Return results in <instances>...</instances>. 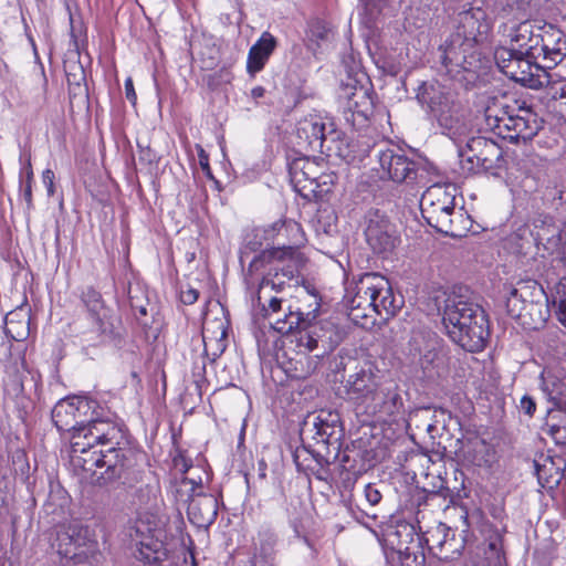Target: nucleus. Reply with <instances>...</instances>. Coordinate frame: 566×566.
<instances>
[{"mask_svg": "<svg viewBox=\"0 0 566 566\" xmlns=\"http://www.w3.org/2000/svg\"><path fill=\"white\" fill-rule=\"evenodd\" d=\"M125 443V426L114 420L98 403L87 424L76 436H71L72 452L77 463L103 483L129 482L132 459L127 454L132 452L122 448Z\"/></svg>", "mask_w": 566, "mask_h": 566, "instance_id": "obj_1", "label": "nucleus"}, {"mask_svg": "<svg viewBox=\"0 0 566 566\" xmlns=\"http://www.w3.org/2000/svg\"><path fill=\"white\" fill-rule=\"evenodd\" d=\"M262 316L266 318L271 327L282 335H289L287 349L294 352L301 358H290L302 364V358L307 359L311 353L319 358L332 352L336 342L333 340V331L329 324L317 321L319 303L314 301V307L304 311L296 306L291 300L277 296H270L258 303Z\"/></svg>", "mask_w": 566, "mask_h": 566, "instance_id": "obj_2", "label": "nucleus"}, {"mask_svg": "<svg viewBox=\"0 0 566 566\" xmlns=\"http://www.w3.org/2000/svg\"><path fill=\"white\" fill-rule=\"evenodd\" d=\"M300 271V260L292 247L264 250L255 255L244 271L247 290L255 294L256 303L263 301L266 287L281 292Z\"/></svg>", "mask_w": 566, "mask_h": 566, "instance_id": "obj_3", "label": "nucleus"}, {"mask_svg": "<svg viewBox=\"0 0 566 566\" xmlns=\"http://www.w3.org/2000/svg\"><path fill=\"white\" fill-rule=\"evenodd\" d=\"M510 36L512 43L524 49L528 57L542 60L546 71L566 57V35L554 24L525 19L512 29Z\"/></svg>", "mask_w": 566, "mask_h": 566, "instance_id": "obj_4", "label": "nucleus"}, {"mask_svg": "<svg viewBox=\"0 0 566 566\" xmlns=\"http://www.w3.org/2000/svg\"><path fill=\"white\" fill-rule=\"evenodd\" d=\"M417 97L450 138L465 133L462 106L450 86L437 81L426 82L420 86Z\"/></svg>", "mask_w": 566, "mask_h": 566, "instance_id": "obj_5", "label": "nucleus"}, {"mask_svg": "<svg viewBox=\"0 0 566 566\" xmlns=\"http://www.w3.org/2000/svg\"><path fill=\"white\" fill-rule=\"evenodd\" d=\"M455 188L444 185H432L422 195L420 210L427 223L438 232L458 238L462 237L463 214L455 212Z\"/></svg>", "mask_w": 566, "mask_h": 566, "instance_id": "obj_6", "label": "nucleus"}, {"mask_svg": "<svg viewBox=\"0 0 566 566\" xmlns=\"http://www.w3.org/2000/svg\"><path fill=\"white\" fill-rule=\"evenodd\" d=\"M494 59L503 74L524 86L539 90L549 83L552 72L528 57L524 49L499 48Z\"/></svg>", "mask_w": 566, "mask_h": 566, "instance_id": "obj_7", "label": "nucleus"}, {"mask_svg": "<svg viewBox=\"0 0 566 566\" xmlns=\"http://www.w3.org/2000/svg\"><path fill=\"white\" fill-rule=\"evenodd\" d=\"M129 536L136 546L135 557L148 565H158L167 558L164 530L155 515L138 514Z\"/></svg>", "mask_w": 566, "mask_h": 566, "instance_id": "obj_8", "label": "nucleus"}, {"mask_svg": "<svg viewBox=\"0 0 566 566\" xmlns=\"http://www.w3.org/2000/svg\"><path fill=\"white\" fill-rule=\"evenodd\" d=\"M462 135L452 138L458 147V155L462 168L469 172H486L497 168L502 159V148L492 139L483 136H473L462 145Z\"/></svg>", "mask_w": 566, "mask_h": 566, "instance_id": "obj_9", "label": "nucleus"}, {"mask_svg": "<svg viewBox=\"0 0 566 566\" xmlns=\"http://www.w3.org/2000/svg\"><path fill=\"white\" fill-rule=\"evenodd\" d=\"M360 410L378 421L396 422L405 413L403 391L387 376Z\"/></svg>", "mask_w": 566, "mask_h": 566, "instance_id": "obj_10", "label": "nucleus"}, {"mask_svg": "<svg viewBox=\"0 0 566 566\" xmlns=\"http://www.w3.org/2000/svg\"><path fill=\"white\" fill-rule=\"evenodd\" d=\"M97 401L87 397H70L60 400L52 410V420L61 432L76 436L87 420L92 419Z\"/></svg>", "mask_w": 566, "mask_h": 566, "instance_id": "obj_11", "label": "nucleus"}, {"mask_svg": "<svg viewBox=\"0 0 566 566\" xmlns=\"http://www.w3.org/2000/svg\"><path fill=\"white\" fill-rule=\"evenodd\" d=\"M472 311L461 318L457 331H449L452 342L463 349L475 353L484 348L489 338V321L480 304L471 305Z\"/></svg>", "mask_w": 566, "mask_h": 566, "instance_id": "obj_12", "label": "nucleus"}, {"mask_svg": "<svg viewBox=\"0 0 566 566\" xmlns=\"http://www.w3.org/2000/svg\"><path fill=\"white\" fill-rule=\"evenodd\" d=\"M386 378L384 370L375 363L366 360L348 375L345 384L346 395L360 409Z\"/></svg>", "mask_w": 566, "mask_h": 566, "instance_id": "obj_13", "label": "nucleus"}, {"mask_svg": "<svg viewBox=\"0 0 566 566\" xmlns=\"http://www.w3.org/2000/svg\"><path fill=\"white\" fill-rule=\"evenodd\" d=\"M291 184L296 192L307 200L322 199L318 186L319 178L331 179V175L323 174V166L310 157H298L289 165Z\"/></svg>", "mask_w": 566, "mask_h": 566, "instance_id": "obj_14", "label": "nucleus"}, {"mask_svg": "<svg viewBox=\"0 0 566 566\" xmlns=\"http://www.w3.org/2000/svg\"><path fill=\"white\" fill-rule=\"evenodd\" d=\"M439 60L446 73L452 78H459L462 73H474L478 62L474 46L452 33L439 48Z\"/></svg>", "mask_w": 566, "mask_h": 566, "instance_id": "obj_15", "label": "nucleus"}, {"mask_svg": "<svg viewBox=\"0 0 566 566\" xmlns=\"http://www.w3.org/2000/svg\"><path fill=\"white\" fill-rule=\"evenodd\" d=\"M380 179L396 184H410L417 179L418 163L408 157L400 148H386L378 151Z\"/></svg>", "mask_w": 566, "mask_h": 566, "instance_id": "obj_16", "label": "nucleus"}, {"mask_svg": "<svg viewBox=\"0 0 566 566\" xmlns=\"http://www.w3.org/2000/svg\"><path fill=\"white\" fill-rule=\"evenodd\" d=\"M493 29V18L486 9L472 7L458 13L455 35L475 45L488 41Z\"/></svg>", "mask_w": 566, "mask_h": 566, "instance_id": "obj_17", "label": "nucleus"}, {"mask_svg": "<svg viewBox=\"0 0 566 566\" xmlns=\"http://www.w3.org/2000/svg\"><path fill=\"white\" fill-rule=\"evenodd\" d=\"M423 541L429 552L441 560L454 559L465 546V537L443 523L426 531Z\"/></svg>", "mask_w": 566, "mask_h": 566, "instance_id": "obj_18", "label": "nucleus"}, {"mask_svg": "<svg viewBox=\"0 0 566 566\" xmlns=\"http://www.w3.org/2000/svg\"><path fill=\"white\" fill-rule=\"evenodd\" d=\"M339 98L345 120L354 127L365 125L373 113V102L367 90L363 86L345 85Z\"/></svg>", "mask_w": 566, "mask_h": 566, "instance_id": "obj_19", "label": "nucleus"}, {"mask_svg": "<svg viewBox=\"0 0 566 566\" xmlns=\"http://www.w3.org/2000/svg\"><path fill=\"white\" fill-rule=\"evenodd\" d=\"M506 129L502 139L518 144L532 140L541 130L543 120L530 108H520L518 114L505 119Z\"/></svg>", "mask_w": 566, "mask_h": 566, "instance_id": "obj_20", "label": "nucleus"}, {"mask_svg": "<svg viewBox=\"0 0 566 566\" xmlns=\"http://www.w3.org/2000/svg\"><path fill=\"white\" fill-rule=\"evenodd\" d=\"M395 227L378 211L370 212L367 219L365 235L367 243L376 253L389 252L395 248Z\"/></svg>", "mask_w": 566, "mask_h": 566, "instance_id": "obj_21", "label": "nucleus"}, {"mask_svg": "<svg viewBox=\"0 0 566 566\" xmlns=\"http://www.w3.org/2000/svg\"><path fill=\"white\" fill-rule=\"evenodd\" d=\"M333 122L319 116H310L298 122L296 128V145L311 151L321 153L326 142Z\"/></svg>", "mask_w": 566, "mask_h": 566, "instance_id": "obj_22", "label": "nucleus"}, {"mask_svg": "<svg viewBox=\"0 0 566 566\" xmlns=\"http://www.w3.org/2000/svg\"><path fill=\"white\" fill-rule=\"evenodd\" d=\"M375 273H365L355 284L352 291L347 292L346 302L349 316L353 321L367 318L373 315L374 289H365L368 283L374 284Z\"/></svg>", "mask_w": 566, "mask_h": 566, "instance_id": "obj_23", "label": "nucleus"}, {"mask_svg": "<svg viewBox=\"0 0 566 566\" xmlns=\"http://www.w3.org/2000/svg\"><path fill=\"white\" fill-rule=\"evenodd\" d=\"M547 298L544 289L533 280L520 281L515 286L507 287L506 310L509 315H521L527 303Z\"/></svg>", "mask_w": 566, "mask_h": 566, "instance_id": "obj_24", "label": "nucleus"}, {"mask_svg": "<svg viewBox=\"0 0 566 566\" xmlns=\"http://www.w3.org/2000/svg\"><path fill=\"white\" fill-rule=\"evenodd\" d=\"M473 300L474 298L470 295L457 292H452L446 297L440 312L442 316V325L448 335L449 331H457L459 326H461V318L464 316V314H468L472 311L471 305L476 304V302Z\"/></svg>", "mask_w": 566, "mask_h": 566, "instance_id": "obj_25", "label": "nucleus"}, {"mask_svg": "<svg viewBox=\"0 0 566 566\" xmlns=\"http://www.w3.org/2000/svg\"><path fill=\"white\" fill-rule=\"evenodd\" d=\"M368 284L365 289H374L373 313L386 318L394 316L400 310L401 302L396 300L389 281L375 273L374 284Z\"/></svg>", "mask_w": 566, "mask_h": 566, "instance_id": "obj_26", "label": "nucleus"}, {"mask_svg": "<svg viewBox=\"0 0 566 566\" xmlns=\"http://www.w3.org/2000/svg\"><path fill=\"white\" fill-rule=\"evenodd\" d=\"M313 439L317 443L332 444L340 439V418L337 412L321 410L313 416L312 429Z\"/></svg>", "mask_w": 566, "mask_h": 566, "instance_id": "obj_27", "label": "nucleus"}, {"mask_svg": "<svg viewBox=\"0 0 566 566\" xmlns=\"http://www.w3.org/2000/svg\"><path fill=\"white\" fill-rule=\"evenodd\" d=\"M188 518L199 528H208L218 514V501L212 494H198L188 505Z\"/></svg>", "mask_w": 566, "mask_h": 566, "instance_id": "obj_28", "label": "nucleus"}, {"mask_svg": "<svg viewBox=\"0 0 566 566\" xmlns=\"http://www.w3.org/2000/svg\"><path fill=\"white\" fill-rule=\"evenodd\" d=\"M277 536L270 525H261L254 539L252 566H273Z\"/></svg>", "mask_w": 566, "mask_h": 566, "instance_id": "obj_29", "label": "nucleus"}, {"mask_svg": "<svg viewBox=\"0 0 566 566\" xmlns=\"http://www.w3.org/2000/svg\"><path fill=\"white\" fill-rule=\"evenodd\" d=\"M82 301L87 307L99 333L105 336L113 335L114 328L112 322H109V311L105 307L101 293L93 287H87L82 293Z\"/></svg>", "mask_w": 566, "mask_h": 566, "instance_id": "obj_30", "label": "nucleus"}, {"mask_svg": "<svg viewBox=\"0 0 566 566\" xmlns=\"http://www.w3.org/2000/svg\"><path fill=\"white\" fill-rule=\"evenodd\" d=\"M276 39L268 31L263 32L260 39L250 48L247 60L249 74L260 72L276 48Z\"/></svg>", "mask_w": 566, "mask_h": 566, "instance_id": "obj_31", "label": "nucleus"}, {"mask_svg": "<svg viewBox=\"0 0 566 566\" xmlns=\"http://www.w3.org/2000/svg\"><path fill=\"white\" fill-rule=\"evenodd\" d=\"M530 234L537 247L542 245L545 251L553 253L562 243V233L559 228L553 223L542 222V226H536L535 231H531L528 227H520L516 234L524 239L525 234Z\"/></svg>", "mask_w": 566, "mask_h": 566, "instance_id": "obj_32", "label": "nucleus"}, {"mask_svg": "<svg viewBox=\"0 0 566 566\" xmlns=\"http://www.w3.org/2000/svg\"><path fill=\"white\" fill-rule=\"evenodd\" d=\"M510 316L527 329H539L551 316L548 297L543 301L537 300L534 303H527L525 308L521 310V315Z\"/></svg>", "mask_w": 566, "mask_h": 566, "instance_id": "obj_33", "label": "nucleus"}, {"mask_svg": "<svg viewBox=\"0 0 566 566\" xmlns=\"http://www.w3.org/2000/svg\"><path fill=\"white\" fill-rule=\"evenodd\" d=\"M509 106L504 103V98L492 97L489 99L484 108V122L486 129L493 132L496 136L502 137L505 132L504 119L510 118L511 113Z\"/></svg>", "mask_w": 566, "mask_h": 566, "instance_id": "obj_34", "label": "nucleus"}, {"mask_svg": "<svg viewBox=\"0 0 566 566\" xmlns=\"http://www.w3.org/2000/svg\"><path fill=\"white\" fill-rule=\"evenodd\" d=\"M213 336H210V327L208 323H205L202 329V343L205 346L203 353L205 355L214 360L219 357L226 349V337L227 332L224 328L223 322H219L217 326V331L212 332Z\"/></svg>", "mask_w": 566, "mask_h": 566, "instance_id": "obj_35", "label": "nucleus"}, {"mask_svg": "<svg viewBox=\"0 0 566 566\" xmlns=\"http://www.w3.org/2000/svg\"><path fill=\"white\" fill-rule=\"evenodd\" d=\"M3 333L15 342L25 340L30 335V317L22 311L7 314Z\"/></svg>", "mask_w": 566, "mask_h": 566, "instance_id": "obj_36", "label": "nucleus"}, {"mask_svg": "<svg viewBox=\"0 0 566 566\" xmlns=\"http://www.w3.org/2000/svg\"><path fill=\"white\" fill-rule=\"evenodd\" d=\"M434 349H440V340L431 332H413L409 340V353L413 359H419Z\"/></svg>", "mask_w": 566, "mask_h": 566, "instance_id": "obj_37", "label": "nucleus"}, {"mask_svg": "<svg viewBox=\"0 0 566 566\" xmlns=\"http://www.w3.org/2000/svg\"><path fill=\"white\" fill-rule=\"evenodd\" d=\"M533 0H497L499 17L507 20H522L530 14Z\"/></svg>", "mask_w": 566, "mask_h": 566, "instance_id": "obj_38", "label": "nucleus"}, {"mask_svg": "<svg viewBox=\"0 0 566 566\" xmlns=\"http://www.w3.org/2000/svg\"><path fill=\"white\" fill-rule=\"evenodd\" d=\"M321 154L327 157H338L346 159L349 156L348 143L344 138L342 132L335 128V125L329 127L328 135Z\"/></svg>", "mask_w": 566, "mask_h": 566, "instance_id": "obj_39", "label": "nucleus"}, {"mask_svg": "<svg viewBox=\"0 0 566 566\" xmlns=\"http://www.w3.org/2000/svg\"><path fill=\"white\" fill-rule=\"evenodd\" d=\"M537 156L531 154H515L507 166L511 175L520 172L525 177L534 174L536 168Z\"/></svg>", "mask_w": 566, "mask_h": 566, "instance_id": "obj_40", "label": "nucleus"}, {"mask_svg": "<svg viewBox=\"0 0 566 566\" xmlns=\"http://www.w3.org/2000/svg\"><path fill=\"white\" fill-rule=\"evenodd\" d=\"M276 227L279 228V232L276 234L279 238H285L286 243L285 247H292L300 243L301 233H303L300 223L293 220H277Z\"/></svg>", "mask_w": 566, "mask_h": 566, "instance_id": "obj_41", "label": "nucleus"}, {"mask_svg": "<svg viewBox=\"0 0 566 566\" xmlns=\"http://www.w3.org/2000/svg\"><path fill=\"white\" fill-rule=\"evenodd\" d=\"M543 88L549 97L559 99L560 105L566 108V77L551 73L549 83L545 84Z\"/></svg>", "mask_w": 566, "mask_h": 566, "instance_id": "obj_42", "label": "nucleus"}, {"mask_svg": "<svg viewBox=\"0 0 566 566\" xmlns=\"http://www.w3.org/2000/svg\"><path fill=\"white\" fill-rule=\"evenodd\" d=\"M415 548H418V545L399 546L397 554L400 566H422L424 563V556L419 554V552Z\"/></svg>", "mask_w": 566, "mask_h": 566, "instance_id": "obj_43", "label": "nucleus"}, {"mask_svg": "<svg viewBox=\"0 0 566 566\" xmlns=\"http://www.w3.org/2000/svg\"><path fill=\"white\" fill-rule=\"evenodd\" d=\"M485 555L488 559L486 566H502L504 557L501 552V543L499 539L489 543Z\"/></svg>", "mask_w": 566, "mask_h": 566, "instance_id": "obj_44", "label": "nucleus"}, {"mask_svg": "<svg viewBox=\"0 0 566 566\" xmlns=\"http://www.w3.org/2000/svg\"><path fill=\"white\" fill-rule=\"evenodd\" d=\"M545 432L555 441L556 444H566V424L546 423Z\"/></svg>", "mask_w": 566, "mask_h": 566, "instance_id": "obj_45", "label": "nucleus"}, {"mask_svg": "<svg viewBox=\"0 0 566 566\" xmlns=\"http://www.w3.org/2000/svg\"><path fill=\"white\" fill-rule=\"evenodd\" d=\"M430 413L429 408H421L419 410H416L413 413L410 415L409 421H412L413 418L420 417L422 420L427 421L428 416ZM438 420H434L433 422H426L424 429L430 434L431 438H434V434L438 432Z\"/></svg>", "mask_w": 566, "mask_h": 566, "instance_id": "obj_46", "label": "nucleus"}, {"mask_svg": "<svg viewBox=\"0 0 566 566\" xmlns=\"http://www.w3.org/2000/svg\"><path fill=\"white\" fill-rule=\"evenodd\" d=\"M364 496H365L366 502L368 503V505L371 506V507L378 505L380 503L381 499H382L381 491L374 483H369V484L365 485V488H364Z\"/></svg>", "mask_w": 566, "mask_h": 566, "instance_id": "obj_47", "label": "nucleus"}, {"mask_svg": "<svg viewBox=\"0 0 566 566\" xmlns=\"http://www.w3.org/2000/svg\"><path fill=\"white\" fill-rule=\"evenodd\" d=\"M72 69L75 70V74H72L71 71H66V77L70 85H75L81 88L82 83L85 81V72L80 64L73 63Z\"/></svg>", "mask_w": 566, "mask_h": 566, "instance_id": "obj_48", "label": "nucleus"}, {"mask_svg": "<svg viewBox=\"0 0 566 566\" xmlns=\"http://www.w3.org/2000/svg\"><path fill=\"white\" fill-rule=\"evenodd\" d=\"M262 231V233H264V239L265 240H273V241H276L277 244H282V247H277L276 249H283L285 247V241L284 240H281L279 238V235L276 234V232H279V228L276 227V221L270 226H268L266 228H263L262 230H258L256 232H260Z\"/></svg>", "mask_w": 566, "mask_h": 566, "instance_id": "obj_49", "label": "nucleus"}, {"mask_svg": "<svg viewBox=\"0 0 566 566\" xmlns=\"http://www.w3.org/2000/svg\"><path fill=\"white\" fill-rule=\"evenodd\" d=\"M128 297H129V301H130V306L134 308V310H137L139 312L140 315H146L147 314V310L144 305H138L135 300H144V295H143V292L139 290V289H129L128 291Z\"/></svg>", "mask_w": 566, "mask_h": 566, "instance_id": "obj_50", "label": "nucleus"}, {"mask_svg": "<svg viewBox=\"0 0 566 566\" xmlns=\"http://www.w3.org/2000/svg\"><path fill=\"white\" fill-rule=\"evenodd\" d=\"M32 182L33 181H23L20 180L21 196L25 201L27 209L31 210L33 208L32 202Z\"/></svg>", "mask_w": 566, "mask_h": 566, "instance_id": "obj_51", "label": "nucleus"}, {"mask_svg": "<svg viewBox=\"0 0 566 566\" xmlns=\"http://www.w3.org/2000/svg\"><path fill=\"white\" fill-rule=\"evenodd\" d=\"M439 358V349H434L430 352L429 354H426L421 358L418 359V363L420 364L421 368L427 370L436 364V361Z\"/></svg>", "mask_w": 566, "mask_h": 566, "instance_id": "obj_52", "label": "nucleus"}, {"mask_svg": "<svg viewBox=\"0 0 566 566\" xmlns=\"http://www.w3.org/2000/svg\"><path fill=\"white\" fill-rule=\"evenodd\" d=\"M199 292L196 289L188 287L180 292V301L186 305H191L197 302Z\"/></svg>", "mask_w": 566, "mask_h": 566, "instance_id": "obj_53", "label": "nucleus"}, {"mask_svg": "<svg viewBox=\"0 0 566 566\" xmlns=\"http://www.w3.org/2000/svg\"><path fill=\"white\" fill-rule=\"evenodd\" d=\"M520 408L525 415L532 417L536 410V403L532 397L523 396L520 402Z\"/></svg>", "mask_w": 566, "mask_h": 566, "instance_id": "obj_54", "label": "nucleus"}, {"mask_svg": "<svg viewBox=\"0 0 566 566\" xmlns=\"http://www.w3.org/2000/svg\"><path fill=\"white\" fill-rule=\"evenodd\" d=\"M42 180L46 187L49 196L54 193V172L51 169H45L42 172Z\"/></svg>", "mask_w": 566, "mask_h": 566, "instance_id": "obj_55", "label": "nucleus"}, {"mask_svg": "<svg viewBox=\"0 0 566 566\" xmlns=\"http://www.w3.org/2000/svg\"><path fill=\"white\" fill-rule=\"evenodd\" d=\"M125 95H126V98L133 104L135 105L136 104V99H137V96H136V92H135V88H134V84H133V81L130 77H128L126 81H125Z\"/></svg>", "mask_w": 566, "mask_h": 566, "instance_id": "obj_56", "label": "nucleus"}, {"mask_svg": "<svg viewBox=\"0 0 566 566\" xmlns=\"http://www.w3.org/2000/svg\"><path fill=\"white\" fill-rule=\"evenodd\" d=\"M20 180L23 181H33V170L31 166L30 159L27 161V164L21 168L20 171Z\"/></svg>", "mask_w": 566, "mask_h": 566, "instance_id": "obj_57", "label": "nucleus"}, {"mask_svg": "<svg viewBox=\"0 0 566 566\" xmlns=\"http://www.w3.org/2000/svg\"><path fill=\"white\" fill-rule=\"evenodd\" d=\"M315 367H313L310 363L307 364L306 367H303L300 369L297 366L294 367V376L297 377V378H305L307 377L308 375H311L313 373Z\"/></svg>", "mask_w": 566, "mask_h": 566, "instance_id": "obj_58", "label": "nucleus"}, {"mask_svg": "<svg viewBox=\"0 0 566 566\" xmlns=\"http://www.w3.org/2000/svg\"><path fill=\"white\" fill-rule=\"evenodd\" d=\"M557 316L560 324L566 327V298L559 301Z\"/></svg>", "mask_w": 566, "mask_h": 566, "instance_id": "obj_59", "label": "nucleus"}, {"mask_svg": "<svg viewBox=\"0 0 566 566\" xmlns=\"http://www.w3.org/2000/svg\"><path fill=\"white\" fill-rule=\"evenodd\" d=\"M333 185V177L331 176V179H324V178H319L318 180V186L322 191V198L331 191V186Z\"/></svg>", "mask_w": 566, "mask_h": 566, "instance_id": "obj_60", "label": "nucleus"}, {"mask_svg": "<svg viewBox=\"0 0 566 566\" xmlns=\"http://www.w3.org/2000/svg\"><path fill=\"white\" fill-rule=\"evenodd\" d=\"M199 163H200V166L203 170H209L210 167H209V161H208V156L207 154L205 153V150L202 148H200V151H199Z\"/></svg>", "mask_w": 566, "mask_h": 566, "instance_id": "obj_61", "label": "nucleus"}, {"mask_svg": "<svg viewBox=\"0 0 566 566\" xmlns=\"http://www.w3.org/2000/svg\"><path fill=\"white\" fill-rule=\"evenodd\" d=\"M264 93H265V90L262 86H256V87L252 88L251 96L253 98H260V97H263Z\"/></svg>", "mask_w": 566, "mask_h": 566, "instance_id": "obj_62", "label": "nucleus"}, {"mask_svg": "<svg viewBox=\"0 0 566 566\" xmlns=\"http://www.w3.org/2000/svg\"><path fill=\"white\" fill-rule=\"evenodd\" d=\"M261 247V242H252V241H248L247 244H245V249H250L251 251H255L256 249H259Z\"/></svg>", "mask_w": 566, "mask_h": 566, "instance_id": "obj_63", "label": "nucleus"}, {"mask_svg": "<svg viewBox=\"0 0 566 566\" xmlns=\"http://www.w3.org/2000/svg\"><path fill=\"white\" fill-rule=\"evenodd\" d=\"M3 339H4V333H3V329L0 327V347L3 345Z\"/></svg>", "mask_w": 566, "mask_h": 566, "instance_id": "obj_64", "label": "nucleus"}]
</instances>
